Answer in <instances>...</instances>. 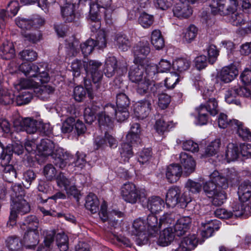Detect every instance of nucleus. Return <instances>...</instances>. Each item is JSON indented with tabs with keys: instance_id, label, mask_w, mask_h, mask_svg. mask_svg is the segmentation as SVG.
I'll return each mask as SVG.
<instances>
[{
	"instance_id": "1",
	"label": "nucleus",
	"mask_w": 251,
	"mask_h": 251,
	"mask_svg": "<svg viewBox=\"0 0 251 251\" xmlns=\"http://www.w3.org/2000/svg\"><path fill=\"white\" fill-rule=\"evenodd\" d=\"M20 70L27 77L20 80L19 85L23 89L34 88L39 84L47 83L50 77L46 64H35L24 63L19 67Z\"/></svg>"
},
{
	"instance_id": "2",
	"label": "nucleus",
	"mask_w": 251,
	"mask_h": 251,
	"mask_svg": "<svg viewBox=\"0 0 251 251\" xmlns=\"http://www.w3.org/2000/svg\"><path fill=\"white\" fill-rule=\"evenodd\" d=\"M37 149L41 155L52 156L55 165L61 169L65 168L72 159L69 152L62 148H57L54 143L49 139L42 140Z\"/></svg>"
},
{
	"instance_id": "3",
	"label": "nucleus",
	"mask_w": 251,
	"mask_h": 251,
	"mask_svg": "<svg viewBox=\"0 0 251 251\" xmlns=\"http://www.w3.org/2000/svg\"><path fill=\"white\" fill-rule=\"evenodd\" d=\"M238 5L237 0H212L210 4L214 14L226 15L231 13L230 22L233 25H241L245 24L242 14L234 13Z\"/></svg>"
},
{
	"instance_id": "4",
	"label": "nucleus",
	"mask_w": 251,
	"mask_h": 251,
	"mask_svg": "<svg viewBox=\"0 0 251 251\" xmlns=\"http://www.w3.org/2000/svg\"><path fill=\"white\" fill-rule=\"evenodd\" d=\"M135 64L132 65L128 72V77L130 80L137 84L136 92L141 95H144L151 91L154 84L145 73V67L138 64V63L134 62Z\"/></svg>"
},
{
	"instance_id": "5",
	"label": "nucleus",
	"mask_w": 251,
	"mask_h": 251,
	"mask_svg": "<svg viewBox=\"0 0 251 251\" xmlns=\"http://www.w3.org/2000/svg\"><path fill=\"white\" fill-rule=\"evenodd\" d=\"M203 190L208 198L213 199L212 204L216 206L222 205L226 199L225 192L219 190L211 179L203 183Z\"/></svg>"
},
{
	"instance_id": "6",
	"label": "nucleus",
	"mask_w": 251,
	"mask_h": 251,
	"mask_svg": "<svg viewBox=\"0 0 251 251\" xmlns=\"http://www.w3.org/2000/svg\"><path fill=\"white\" fill-rule=\"evenodd\" d=\"M30 209L28 203L23 198L13 200L7 226H13L16 224L18 214H25L29 212Z\"/></svg>"
},
{
	"instance_id": "7",
	"label": "nucleus",
	"mask_w": 251,
	"mask_h": 251,
	"mask_svg": "<svg viewBox=\"0 0 251 251\" xmlns=\"http://www.w3.org/2000/svg\"><path fill=\"white\" fill-rule=\"evenodd\" d=\"M166 202L170 207H174L176 204H179L181 208L186 207L188 201L183 197L180 189L178 187H172L170 188L166 195Z\"/></svg>"
},
{
	"instance_id": "8",
	"label": "nucleus",
	"mask_w": 251,
	"mask_h": 251,
	"mask_svg": "<svg viewBox=\"0 0 251 251\" xmlns=\"http://www.w3.org/2000/svg\"><path fill=\"white\" fill-rule=\"evenodd\" d=\"M213 92L208 89L204 90L202 93V97L205 100V103L201 104L199 107L208 112L211 116L217 115L219 111L218 101L212 96Z\"/></svg>"
},
{
	"instance_id": "9",
	"label": "nucleus",
	"mask_w": 251,
	"mask_h": 251,
	"mask_svg": "<svg viewBox=\"0 0 251 251\" xmlns=\"http://www.w3.org/2000/svg\"><path fill=\"white\" fill-rule=\"evenodd\" d=\"M132 233L138 238L136 242L138 244L141 245L148 241V231L145 220L141 218L135 220L132 224Z\"/></svg>"
},
{
	"instance_id": "10",
	"label": "nucleus",
	"mask_w": 251,
	"mask_h": 251,
	"mask_svg": "<svg viewBox=\"0 0 251 251\" xmlns=\"http://www.w3.org/2000/svg\"><path fill=\"white\" fill-rule=\"evenodd\" d=\"M101 66L100 62L95 60H90L86 62L85 70L87 76L88 78L91 77L95 84L101 79L103 75L100 69Z\"/></svg>"
},
{
	"instance_id": "11",
	"label": "nucleus",
	"mask_w": 251,
	"mask_h": 251,
	"mask_svg": "<svg viewBox=\"0 0 251 251\" xmlns=\"http://www.w3.org/2000/svg\"><path fill=\"white\" fill-rule=\"evenodd\" d=\"M118 110L112 104H107L103 108V111L98 114V121L100 126H109L111 120L115 119Z\"/></svg>"
},
{
	"instance_id": "12",
	"label": "nucleus",
	"mask_w": 251,
	"mask_h": 251,
	"mask_svg": "<svg viewBox=\"0 0 251 251\" xmlns=\"http://www.w3.org/2000/svg\"><path fill=\"white\" fill-rule=\"evenodd\" d=\"M10 147H7V148L4 150L2 144L0 142V158L1 159V164L2 165L6 166L4 168L5 173V176L6 177L9 175L11 176L16 178L17 175L16 170L13 168L12 166L7 165L10 160Z\"/></svg>"
},
{
	"instance_id": "13",
	"label": "nucleus",
	"mask_w": 251,
	"mask_h": 251,
	"mask_svg": "<svg viewBox=\"0 0 251 251\" xmlns=\"http://www.w3.org/2000/svg\"><path fill=\"white\" fill-rule=\"evenodd\" d=\"M123 199L126 202L135 203L139 199L135 185L130 182L124 184L121 188Z\"/></svg>"
},
{
	"instance_id": "14",
	"label": "nucleus",
	"mask_w": 251,
	"mask_h": 251,
	"mask_svg": "<svg viewBox=\"0 0 251 251\" xmlns=\"http://www.w3.org/2000/svg\"><path fill=\"white\" fill-rule=\"evenodd\" d=\"M150 51V46L148 41L139 42L133 48V52L135 57L134 62L140 63V60L148 55Z\"/></svg>"
},
{
	"instance_id": "15",
	"label": "nucleus",
	"mask_w": 251,
	"mask_h": 251,
	"mask_svg": "<svg viewBox=\"0 0 251 251\" xmlns=\"http://www.w3.org/2000/svg\"><path fill=\"white\" fill-rule=\"evenodd\" d=\"M19 9V3L18 1L14 0L9 3L6 11L4 9L0 10V29L4 28L7 17L15 16Z\"/></svg>"
},
{
	"instance_id": "16",
	"label": "nucleus",
	"mask_w": 251,
	"mask_h": 251,
	"mask_svg": "<svg viewBox=\"0 0 251 251\" xmlns=\"http://www.w3.org/2000/svg\"><path fill=\"white\" fill-rule=\"evenodd\" d=\"M39 229L32 228V230H27L25 233L23 242V245L28 249L34 248L39 243Z\"/></svg>"
},
{
	"instance_id": "17",
	"label": "nucleus",
	"mask_w": 251,
	"mask_h": 251,
	"mask_svg": "<svg viewBox=\"0 0 251 251\" xmlns=\"http://www.w3.org/2000/svg\"><path fill=\"white\" fill-rule=\"evenodd\" d=\"M151 109V101L144 100L135 104L134 114L138 118L143 119L149 115Z\"/></svg>"
},
{
	"instance_id": "18",
	"label": "nucleus",
	"mask_w": 251,
	"mask_h": 251,
	"mask_svg": "<svg viewBox=\"0 0 251 251\" xmlns=\"http://www.w3.org/2000/svg\"><path fill=\"white\" fill-rule=\"evenodd\" d=\"M95 144L97 149L100 148H104L107 146L115 148L117 145V141L113 136L105 132L104 136L96 137Z\"/></svg>"
},
{
	"instance_id": "19",
	"label": "nucleus",
	"mask_w": 251,
	"mask_h": 251,
	"mask_svg": "<svg viewBox=\"0 0 251 251\" xmlns=\"http://www.w3.org/2000/svg\"><path fill=\"white\" fill-rule=\"evenodd\" d=\"M238 74V71L234 65H230L223 67L221 70L219 77L225 83L233 80Z\"/></svg>"
},
{
	"instance_id": "20",
	"label": "nucleus",
	"mask_w": 251,
	"mask_h": 251,
	"mask_svg": "<svg viewBox=\"0 0 251 251\" xmlns=\"http://www.w3.org/2000/svg\"><path fill=\"white\" fill-rule=\"evenodd\" d=\"M191 219L189 217H183L179 219L174 226V234L180 236L183 235L189 228Z\"/></svg>"
},
{
	"instance_id": "21",
	"label": "nucleus",
	"mask_w": 251,
	"mask_h": 251,
	"mask_svg": "<svg viewBox=\"0 0 251 251\" xmlns=\"http://www.w3.org/2000/svg\"><path fill=\"white\" fill-rule=\"evenodd\" d=\"M180 162L184 168V173L187 176L193 173L196 166V163L193 158L185 152H181L179 155Z\"/></svg>"
},
{
	"instance_id": "22",
	"label": "nucleus",
	"mask_w": 251,
	"mask_h": 251,
	"mask_svg": "<svg viewBox=\"0 0 251 251\" xmlns=\"http://www.w3.org/2000/svg\"><path fill=\"white\" fill-rule=\"evenodd\" d=\"M182 174V168L178 164L169 166L166 170V176L167 180L171 183L176 182Z\"/></svg>"
},
{
	"instance_id": "23",
	"label": "nucleus",
	"mask_w": 251,
	"mask_h": 251,
	"mask_svg": "<svg viewBox=\"0 0 251 251\" xmlns=\"http://www.w3.org/2000/svg\"><path fill=\"white\" fill-rule=\"evenodd\" d=\"M145 222L148 235L155 236L161 226L160 222L158 223L156 216L153 214H150Z\"/></svg>"
},
{
	"instance_id": "24",
	"label": "nucleus",
	"mask_w": 251,
	"mask_h": 251,
	"mask_svg": "<svg viewBox=\"0 0 251 251\" xmlns=\"http://www.w3.org/2000/svg\"><path fill=\"white\" fill-rule=\"evenodd\" d=\"M38 121L30 118H25L20 123V130L25 131L27 133L33 134L37 130Z\"/></svg>"
},
{
	"instance_id": "25",
	"label": "nucleus",
	"mask_w": 251,
	"mask_h": 251,
	"mask_svg": "<svg viewBox=\"0 0 251 251\" xmlns=\"http://www.w3.org/2000/svg\"><path fill=\"white\" fill-rule=\"evenodd\" d=\"M198 240L195 234L189 235L182 240L179 249L181 251H191L197 246Z\"/></svg>"
},
{
	"instance_id": "26",
	"label": "nucleus",
	"mask_w": 251,
	"mask_h": 251,
	"mask_svg": "<svg viewBox=\"0 0 251 251\" xmlns=\"http://www.w3.org/2000/svg\"><path fill=\"white\" fill-rule=\"evenodd\" d=\"M239 199L241 202H246L251 198V182L249 181L243 182L238 190Z\"/></svg>"
},
{
	"instance_id": "27",
	"label": "nucleus",
	"mask_w": 251,
	"mask_h": 251,
	"mask_svg": "<svg viewBox=\"0 0 251 251\" xmlns=\"http://www.w3.org/2000/svg\"><path fill=\"white\" fill-rule=\"evenodd\" d=\"M90 29L93 32H99L100 27V22L99 21V13L96 5H93L89 10Z\"/></svg>"
},
{
	"instance_id": "28",
	"label": "nucleus",
	"mask_w": 251,
	"mask_h": 251,
	"mask_svg": "<svg viewBox=\"0 0 251 251\" xmlns=\"http://www.w3.org/2000/svg\"><path fill=\"white\" fill-rule=\"evenodd\" d=\"M174 237L173 228L167 227L160 233L157 241L158 244L162 247L167 246L174 240Z\"/></svg>"
},
{
	"instance_id": "29",
	"label": "nucleus",
	"mask_w": 251,
	"mask_h": 251,
	"mask_svg": "<svg viewBox=\"0 0 251 251\" xmlns=\"http://www.w3.org/2000/svg\"><path fill=\"white\" fill-rule=\"evenodd\" d=\"M130 142L122 143L119 147V152L121 159L125 162H128L129 158L133 156L132 145Z\"/></svg>"
},
{
	"instance_id": "30",
	"label": "nucleus",
	"mask_w": 251,
	"mask_h": 251,
	"mask_svg": "<svg viewBox=\"0 0 251 251\" xmlns=\"http://www.w3.org/2000/svg\"><path fill=\"white\" fill-rule=\"evenodd\" d=\"M233 124V128L237 129V133L240 138L244 141H251V132L249 128L238 120H234Z\"/></svg>"
},
{
	"instance_id": "31",
	"label": "nucleus",
	"mask_w": 251,
	"mask_h": 251,
	"mask_svg": "<svg viewBox=\"0 0 251 251\" xmlns=\"http://www.w3.org/2000/svg\"><path fill=\"white\" fill-rule=\"evenodd\" d=\"M76 6L73 4H67L65 3L63 6L61 7V13L64 20L66 22H72L76 18L75 11Z\"/></svg>"
},
{
	"instance_id": "32",
	"label": "nucleus",
	"mask_w": 251,
	"mask_h": 251,
	"mask_svg": "<svg viewBox=\"0 0 251 251\" xmlns=\"http://www.w3.org/2000/svg\"><path fill=\"white\" fill-rule=\"evenodd\" d=\"M210 179L214 181L217 188L220 190L226 189L228 187V182L225 176L217 171H214L209 176Z\"/></svg>"
},
{
	"instance_id": "33",
	"label": "nucleus",
	"mask_w": 251,
	"mask_h": 251,
	"mask_svg": "<svg viewBox=\"0 0 251 251\" xmlns=\"http://www.w3.org/2000/svg\"><path fill=\"white\" fill-rule=\"evenodd\" d=\"M107 205L105 201H103L101 204L100 211L99 213V216L101 220L103 222H105L109 218H112L114 216H117L121 218L123 216V213L121 211L113 210L108 215L107 212Z\"/></svg>"
},
{
	"instance_id": "34",
	"label": "nucleus",
	"mask_w": 251,
	"mask_h": 251,
	"mask_svg": "<svg viewBox=\"0 0 251 251\" xmlns=\"http://www.w3.org/2000/svg\"><path fill=\"white\" fill-rule=\"evenodd\" d=\"M117 70V61L114 56H110L105 60L104 72L108 77L114 75Z\"/></svg>"
},
{
	"instance_id": "35",
	"label": "nucleus",
	"mask_w": 251,
	"mask_h": 251,
	"mask_svg": "<svg viewBox=\"0 0 251 251\" xmlns=\"http://www.w3.org/2000/svg\"><path fill=\"white\" fill-rule=\"evenodd\" d=\"M15 55V49L12 42L6 41L0 47V56L4 59H10Z\"/></svg>"
},
{
	"instance_id": "36",
	"label": "nucleus",
	"mask_w": 251,
	"mask_h": 251,
	"mask_svg": "<svg viewBox=\"0 0 251 251\" xmlns=\"http://www.w3.org/2000/svg\"><path fill=\"white\" fill-rule=\"evenodd\" d=\"M99 201L93 193H89L86 198L85 206L92 213H96L99 210Z\"/></svg>"
},
{
	"instance_id": "37",
	"label": "nucleus",
	"mask_w": 251,
	"mask_h": 251,
	"mask_svg": "<svg viewBox=\"0 0 251 251\" xmlns=\"http://www.w3.org/2000/svg\"><path fill=\"white\" fill-rule=\"evenodd\" d=\"M147 206L151 212H157L164 207V201L159 197H151L148 200Z\"/></svg>"
},
{
	"instance_id": "38",
	"label": "nucleus",
	"mask_w": 251,
	"mask_h": 251,
	"mask_svg": "<svg viewBox=\"0 0 251 251\" xmlns=\"http://www.w3.org/2000/svg\"><path fill=\"white\" fill-rule=\"evenodd\" d=\"M39 220L34 215H29L25 218L24 220L19 223L20 227L25 230H32V228L39 229Z\"/></svg>"
},
{
	"instance_id": "39",
	"label": "nucleus",
	"mask_w": 251,
	"mask_h": 251,
	"mask_svg": "<svg viewBox=\"0 0 251 251\" xmlns=\"http://www.w3.org/2000/svg\"><path fill=\"white\" fill-rule=\"evenodd\" d=\"M115 42L118 49L123 51L127 50L131 46L130 40L125 34H117L115 38Z\"/></svg>"
},
{
	"instance_id": "40",
	"label": "nucleus",
	"mask_w": 251,
	"mask_h": 251,
	"mask_svg": "<svg viewBox=\"0 0 251 251\" xmlns=\"http://www.w3.org/2000/svg\"><path fill=\"white\" fill-rule=\"evenodd\" d=\"M140 132V125L138 123L133 124L131 126L130 130L126 135V140L131 144L140 142L139 133Z\"/></svg>"
},
{
	"instance_id": "41",
	"label": "nucleus",
	"mask_w": 251,
	"mask_h": 251,
	"mask_svg": "<svg viewBox=\"0 0 251 251\" xmlns=\"http://www.w3.org/2000/svg\"><path fill=\"white\" fill-rule=\"evenodd\" d=\"M40 84H41L36 86L34 92L37 97L43 100L46 99L50 94L53 93L54 89L50 85L43 84L41 85Z\"/></svg>"
},
{
	"instance_id": "42",
	"label": "nucleus",
	"mask_w": 251,
	"mask_h": 251,
	"mask_svg": "<svg viewBox=\"0 0 251 251\" xmlns=\"http://www.w3.org/2000/svg\"><path fill=\"white\" fill-rule=\"evenodd\" d=\"M190 63V61L185 58H178L173 61L172 67L174 70L181 73L188 70Z\"/></svg>"
},
{
	"instance_id": "43",
	"label": "nucleus",
	"mask_w": 251,
	"mask_h": 251,
	"mask_svg": "<svg viewBox=\"0 0 251 251\" xmlns=\"http://www.w3.org/2000/svg\"><path fill=\"white\" fill-rule=\"evenodd\" d=\"M151 42L156 50H160L164 47V41L159 30L155 29L152 31L151 36Z\"/></svg>"
},
{
	"instance_id": "44",
	"label": "nucleus",
	"mask_w": 251,
	"mask_h": 251,
	"mask_svg": "<svg viewBox=\"0 0 251 251\" xmlns=\"http://www.w3.org/2000/svg\"><path fill=\"white\" fill-rule=\"evenodd\" d=\"M239 149L237 146L233 143H229L227 146L226 152V157L227 161H234L236 160L239 156Z\"/></svg>"
},
{
	"instance_id": "45",
	"label": "nucleus",
	"mask_w": 251,
	"mask_h": 251,
	"mask_svg": "<svg viewBox=\"0 0 251 251\" xmlns=\"http://www.w3.org/2000/svg\"><path fill=\"white\" fill-rule=\"evenodd\" d=\"M173 127L174 124L172 122H166L163 119L157 120L154 125L156 131L160 134H164Z\"/></svg>"
},
{
	"instance_id": "46",
	"label": "nucleus",
	"mask_w": 251,
	"mask_h": 251,
	"mask_svg": "<svg viewBox=\"0 0 251 251\" xmlns=\"http://www.w3.org/2000/svg\"><path fill=\"white\" fill-rule=\"evenodd\" d=\"M0 103L3 105L15 104L14 95L9 91L4 89L0 90Z\"/></svg>"
},
{
	"instance_id": "47",
	"label": "nucleus",
	"mask_w": 251,
	"mask_h": 251,
	"mask_svg": "<svg viewBox=\"0 0 251 251\" xmlns=\"http://www.w3.org/2000/svg\"><path fill=\"white\" fill-rule=\"evenodd\" d=\"M238 90L236 86L229 88L225 94V100L227 103L229 104L234 103L237 105L240 104V101L237 100L238 96Z\"/></svg>"
},
{
	"instance_id": "48",
	"label": "nucleus",
	"mask_w": 251,
	"mask_h": 251,
	"mask_svg": "<svg viewBox=\"0 0 251 251\" xmlns=\"http://www.w3.org/2000/svg\"><path fill=\"white\" fill-rule=\"evenodd\" d=\"M6 245L11 251H18L24 245L23 241L22 242L18 237L15 236L8 237L6 240Z\"/></svg>"
},
{
	"instance_id": "49",
	"label": "nucleus",
	"mask_w": 251,
	"mask_h": 251,
	"mask_svg": "<svg viewBox=\"0 0 251 251\" xmlns=\"http://www.w3.org/2000/svg\"><path fill=\"white\" fill-rule=\"evenodd\" d=\"M56 242L60 251H67L68 250V237L65 233H58L56 235Z\"/></svg>"
},
{
	"instance_id": "50",
	"label": "nucleus",
	"mask_w": 251,
	"mask_h": 251,
	"mask_svg": "<svg viewBox=\"0 0 251 251\" xmlns=\"http://www.w3.org/2000/svg\"><path fill=\"white\" fill-rule=\"evenodd\" d=\"M32 98V95L31 92L28 90H25L20 93L15 99V104L16 105H21L25 104L29 102Z\"/></svg>"
},
{
	"instance_id": "51",
	"label": "nucleus",
	"mask_w": 251,
	"mask_h": 251,
	"mask_svg": "<svg viewBox=\"0 0 251 251\" xmlns=\"http://www.w3.org/2000/svg\"><path fill=\"white\" fill-rule=\"evenodd\" d=\"M72 159H70V161L67 164H74L75 166L80 169L83 168L86 164L85 154L82 152L77 151L75 154V158L73 159L72 155L70 154Z\"/></svg>"
},
{
	"instance_id": "52",
	"label": "nucleus",
	"mask_w": 251,
	"mask_h": 251,
	"mask_svg": "<svg viewBox=\"0 0 251 251\" xmlns=\"http://www.w3.org/2000/svg\"><path fill=\"white\" fill-rule=\"evenodd\" d=\"M221 145L220 139H215L206 148L205 153L208 156H213L216 154L220 150Z\"/></svg>"
},
{
	"instance_id": "53",
	"label": "nucleus",
	"mask_w": 251,
	"mask_h": 251,
	"mask_svg": "<svg viewBox=\"0 0 251 251\" xmlns=\"http://www.w3.org/2000/svg\"><path fill=\"white\" fill-rule=\"evenodd\" d=\"M55 234L54 230L47 231L44 240L45 247H39L37 251H49V248L53 243Z\"/></svg>"
},
{
	"instance_id": "54",
	"label": "nucleus",
	"mask_w": 251,
	"mask_h": 251,
	"mask_svg": "<svg viewBox=\"0 0 251 251\" xmlns=\"http://www.w3.org/2000/svg\"><path fill=\"white\" fill-rule=\"evenodd\" d=\"M154 18L153 16L146 13H142L138 18L139 24L144 28H149L153 24Z\"/></svg>"
},
{
	"instance_id": "55",
	"label": "nucleus",
	"mask_w": 251,
	"mask_h": 251,
	"mask_svg": "<svg viewBox=\"0 0 251 251\" xmlns=\"http://www.w3.org/2000/svg\"><path fill=\"white\" fill-rule=\"evenodd\" d=\"M96 47L95 40L92 39H89L85 42L80 45V49L84 56H87L90 54Z\"/></svg>"
},
{
	"instance_id": "56",
	"label": "nucleus",
	"mask_w": 251,
	"mask_h": 251,
	"mask_svg": "<svg viewBox=\"0 0 251 251\" xmlns=\"http://www.w3.org/2000/svg\"><path fill=\"white\" fill-rule=\"evenodd\" d=\"M197 32V28L194 25H190L184 33L183 41L188 43H191L195 38Z\"/></svg>"
},
{
	"instance_id": "57",
	"label": "nucleus",
	"mask_w": 251,
	"mask_h": 251,
	"mask_svg": "<svg viewBox=\"0 0 251 251\" xmlns=\"http://www.w3.org/2000/svg\"><path fill=\"white\" fill-rule=\"evenodd\" d=\"M96 3H92L89 1V5L90 6V9L93 5H96L98 8V12L100 13V8H103L104 11L105 17H106V12H110V10L107 8L110 7L111 4V0H95Z\"/></svg>"
},
{
	"instance_id": "58",
	"label": "nucleus",
	"mask_w": 251,
	"mask_h": 251,
	"mask_svg": "<svg viewBox=\"0 0 251 251\" xmlns=\"http://www.w3.org/2000/svg\"><path fill=\"white\" fill-rule=\"evenodd\" d=\"M234 120H228L226 115L224 113H221L218 119L219 127L221 128H225L226 127L233 128L234 127L233 123Z\"/></svg>"
},
{
	"instance_id": "59",
	"label": "nucleus",
	"mask_w": 251,
	"mask_h": 251,
	"mask_svg": "<svg viewBox=\"0 0 251 251\" xmlns=\"http://www.w3.org/2000/svg\"><path fill=\"white\" fill-rule=\"evenodd\" d=\"M128 97L124 93H120L117 95L116 104L117 109H127L129 104Z\"/></svg>"
},
{
	"instance_id": "60",
	"label": "nucleus",
	"mask_w": 251,
	"mask_h": 251,
	"mask_svg": "<svg viewBox=\"0 0 251 251\" xmlns=\"http://www.w3.org/2000/svg\"><path fill=\"white\" fill-rule=\"evenodd\" d=\"M86 65V62L82 61L80 60L75 59L72 62L71 68L74 77L79 76L80 75L81 69L83 67L85 69Z\"/></svg>"
},
{
	"instance_id": "61",
	"label": "nucleus",
	"mask_w": 251,
	"mask_h": 251,
	"mask_svg": "<svg viewBox=\"0 0 251 251\" xmlns=\"http://www.w3.org/2000/svg\"><path fill=\"white\" fill-rule=\"evenodd\" d=\"M57 171L54 166L51 164H47L43 169V174L48 180H52L55 178Z\"/></svg>"
},
{
	"instance_id": "62",
	"label": "nucleus",
	"mask_w": 251,
	"mask_h": 251,
	"mask_svg": "<svg viewBox=\"0 0 251 251\" xmlns=\"http://www.w3.org/2000/svg\"><path fill=\"white\" fill-rule=\"evenodd\" d=\"M250 207L249 205H246L243 203H238L234 205L233 207V213L235 217H239L242 215L247 216V213H246L247 210H249Z\"/></svg>"
},
{
	"instance_id": "63",
	"label": "nucleus",
	"mask_w": 251,
	"mask_h": 251,
	"mask_svg": "<svg viewBox=\"0 0 251 251\" xmlns=\"http://www.w3.org/2000/svg\"><path fill=\"white\" fill-rule=\"evenodd\" d=\"M20 58L25 60L33 61L36 59L37 53L34 50L30 49L23 50L19 53Z\"/></svg>"
},
{
	"instance_id": "64",
	"label": "nucleus",
	"mask_w": 251,
	"mask_h": 251,
	"mask_svg": "<svg viewBox=\"0 0 251 251\" xmlns=\"http://www.w3.org/2000/svg\"><path fill=\"white\" fill-rule=\"evenodd\" d=\"M207 52L209 63L211 64H214L216 61L217 57L219 55V51L217 50L216 47L213 45L209 46L207 49Z\"/></svg>"
}]
</instances>
